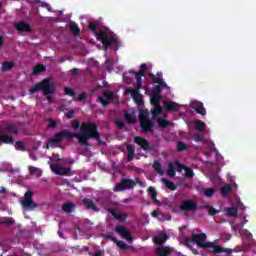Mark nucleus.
<instances>
[{
  "label": "nucleus",
  "instance_id": "f257e3e1",
  "mask_svg": "<svg viewBox=\"0 0 256 256\" xmlns=\"http://www.w3.org/2000/svg\"><path fill=\"white\" fill-rule=\"evenodd\" d=\"M80 131H82V133L71 132L69 130H62L55 133L46 143V149H57V147L63 143V139L71 140L73 137L78 140L81 147H91V144H89L90 139H95L99 145H103L97 124L93 122H83L80 126Z\"/></svg>",
  "mask_w": 256,
  "mask_h": 256
},
{
  "label": "nucleus",
  "instance_id": "f03ea898",
  "mask_svg": "<svg viewBox=\"0 0 256 256\" xmlns=\"http://www.w3.org/2000/svg\"><path fill=\"white\" fill-rule=\"evenodd\" d=\"M192 241L199 249H210V253H214V255H221V253L231 255L233 253L231 248H223V246H219L215 242L207 241V234L205 233L193 234Z\"/></svg>",
  "mask_w": 256,
  "mask_h": 256
},
{
  "label": "nucleus",
  "instance_id": "7ed1b4c3",
  "mask_svg": "<svg viewBox=\"0 0 256 256\" xmlns=\"http://www.w3.org/2000/svg\"><path fill=\"white\" fill-rule=\"evenodd\" d=\"M88 27L90 31H92L93 35H95L96 39L101 41L105 51H107L111 45H114L115 51L119 50V39L109 36V34L103 30L97 32V23L95 22H90Z\"/></svg>",
  "mask_w": 256,
  "mask_h": 256
},
{
  "label": "nucleus",
  "instance_id": "20e7f679",
  "mask_svg": "<svg viewBox=\"0 0 256 256\" xmlns=\"http://www.w3.org/2000/svg\"><path fill=\"white\" fill-rule=\"evenodd\" d=\"M38 91H43V95H45L48 103L53 101V93H55V85L51 84V80L49 78H45L43 81L38 82L32 88H30V94L33 95Z\"/></svg>",
  "mask_w": 256,
  "mask_h": 256
},
{
  "label": "nucleus",
  "instance_id": "39448f33",
  "mask_svg": "<svg viewBox=\"0 0 256 256\" xmlns=\"http://www.w3.org/2000/svg\"><path fill=\"white\" fill-rule=\"evenodd\" d=\"M149 77L152 80V83L158 84L154 87L152 93H154L155 95H161L163 89L167 88V83L163 81V74H161V72H158L155 76V74L151 73Z\"/></svg>",
  "mask_w": 256,
  "mask_h": 256
},
{
  "label": "nucleus",
  "instance_id": "423d86ee",
  "mask_svg": "<svg viewBox=\"0 0 256 256\" xmlns=\"http://www.w3.org/2000/svg\"><path fill=\"white\" fill-rule=\"evenodd\" d=\"M21 205L27 211H34V209H37V207H39V204L33 201V191L28 190L25 193Z\"/></svg>",
  "mask_w": 256,
  "mask_h": 256
},
{
  "label": "nucleus",
  "instance_id": "0eeeda50",
  "mask_svg": "<svg viewBox=\"0 0 256 256\" xmlns=\"http://www.w3.org/2000/svg\"><path fill=\"white\" fill-rule=\"evenodd\" d=\"M199 209V204L193 199H185L181 202L179 210L183 213H195Z\"/></svg>",
  "mask_w": 256,
  "mask_h": 256
},
{
  "label": "nucleus",
  "instance_id": "6e6552de",
  "mask_svg": "<svg viewBox=\"0 0 256 256\" xmlns=\"http://www.w3.org/2000/svg\"><path fill=\"white\" fill-rule=\"evenodd\" d=\"M131 189H135V182L133 181V179L122 178L121 181L114 187L113 191L119 192Z\"/></svg>",
  "mask_w": 256,
  "mask_h": 256
},
{
  "label": "nucleus",
  "instance_id": "1a4fd4ad",
  "mask_svg": "<svg viewBox=\"0 0 256 256\" xmlns=\"http://www.w3.org/2000/svg\"><path fill=\"white\" fill-rule=\"evenodd\" d=\"M51 171L56 175H62L63 177H71V167H61L59 164L52 163L50 165Z\"/></svg>",
  "mask_w": 256,
  "mask_h": 256
},
{
  "label": "nucleus",
  "instance_id": "9d476101",
  "mask_svg": "<svg viewBox=\"0 0 256 256\" xmlns=\"http://www.w3.org/2000/svg\"><path fill=\"white\" fill-rule=\"evenodd\" d=\"M113 99H115V93L109 90L105 91L103 96L98 97V101H100L103 107H107V105H109Z\"/></svg>",
  "mask_w": 256,
  "mask_h": 256
},
{
  "label": "nucleus",
  "instance_id": "9b49d317",
  "mask_svg": "<svg viewBox=\"0 0 256 256\" xmlns=\"http://www.w3.org/2000/svg\"><path fill=\"white\" fill-rule=\"evenodd\" d=\"M115 232L120 235V237H123V239H126V241H133V235H131V232L127 229L125 226H116Z\"/></svg>",
  "mask_w": 256,
  "mask_h": 256
},
{
  "label": "nucleus",
  "instance_id": "f8f14e48",
  "mask_svg": "<svg viewBox=\"0 0 256 256\" xmlns=\"http://www.w3.org/2000/svg\"><path fill=\"white\" fill-rule=\"evenodd\" d=\"M134 143L141 147L143 151H151V144H149V140L141 137V136H135L134 137Z\"/></svg>",
  "mask_w": 256,
  "mask_h": 256
},
{
  "label": "nucleus",
  "instance_id": "ddd939ff",
  "mask_svg": "<svg viewBox=\"0 0 256 256\" xmlns=\"http://www.w3.org/2000/svg\"><path fill=\"white\" fill-rule=\"evenodd\" d=\"M153 127H155V122L151 119L140 122V129H142L143 133H152Z\"/></svg>",
  "mask_w": 256,
  "mask_h": 256
},
{
  "label": "nucleus",
  "instance_id": "4468645a",
  "mask_svg": "<svg viewBox=\"0 0 256 256\" xmlns=\"http://www.w3.org/2000/svg\"><path fill=\"white\" fill-rule=\"evenodd\" d=\"M19 129L18 123H8L4 125V133H9V135H19Z\"/></svg>",
  "mask_w": 256,
  "mask_h": 256
},
{
  "label": "nucleus",
  "instance_id": "2eb2a0df",
  "mask_svg": "<svg viewBox=\"0 0 256 256\" xmlns=\"http://www.w3.org/2000/svg\"><path fill=\"white\" fill-rule=\"evenodd\" d=\"M176 165H177V171H181L182 169H184L185 171L184 177L186 179H193V177H195V173L193 172V169L179 163V161H176Z\"/></svg>",
  "mask_w": 256,
  "mask_h": 256
},
{
  "label": "nucleus",
  "instance_id": "dca6fc26",
  "mask_svg": "<svg viewBox=\"0 0 256 256\" xmlns=\"http://www.w3.org/2000/svg\"><path fill=\"white\" fill-rule=\"evenodd\" d=\"M127 93H130L133 101H135L137 105H143V95H141L139 89H128Z\"/></svg>",
  "mask_w": 256,
  "mask_h": 256
},
{
  "label": "nucleus",
  "instance_id": "f3484780",
  "mask_svg": "<svg viewBox=\"0 0 256 256\" xmlns=\"http://www.w3.org/2000/svg\"><path fill=\"white\" fill-rule=\"evenodd\" d=\"M16 31L19 33H29L31 31V25L25 21H20L14 25Z\"/></svg>",
  "mask_w": 256,
  "mask_h": 256
},
{
  "label": "nucleus",
  "instance_id": "a211bd4d",
  "mask_svg": "<svg viewBox=\"0 0 256 256\" xmlns=\"http://www.w3.org/2000/svg\"><path fill=\"white\" fill-rule=\"evenodd\" d=\"M108 212H110V214L114 217V219H117V221H121L122 223H124V221H127V214L123 213V212H118L115 211V208H109Z\"/></svg>",
  "mask_w": 256,
  "mask_h": 256
},
{
  "label": "nucleus",
  "instance_id": "6ab92c4d",
  "mask_svg": "<svg viewBox=\"0 0 256 256\" xmlns=\"http://www.w3.org/2000/svg\"><path fill=\"white\" fill-rule=\"evenodd\" d=\"M129 73H133L136 77V89H143V77H145V73L135 72L134 70H130Z\"/></svg>",
  "mask_w": 256,
  "mask_h": 256
},
{
  "label": "nucleus",
  "instance_id": "aec40b11",
  "mask_svg": "<svg viewBox=\"0 0 256 256\" xmlns=\"http://www.w3.org/2000/svg\"><path fill=\"white\" fill-rule=\"evenodd\" d=\"M167 239H169V236L167 234H158L154 237V243L158 247H163L165 243L167 242Z\"/></svg>",
  "mask_w": 256,
  "mask_h": 256
},
{
  "label": "nucleus",
  "instance_id": "412c9836",
  "mask_svg": "<svg viewBox=\"0 0 256 256\" xmlns=\"http://www.w3.org/2000/svg\"><path fill=\"white\" fill-rule=\"evenodd\" d=\"M82 203L86 207V209H91L92 211H95L96 213H98L99 207H97V205H95V202H93V200H91L89 198H84L82 200Z\"/></svg>",
  "mask_w": 256,
  "mask_h": 256
},
{
  "label": "nucleus",
  "instance_id": "4be33fe9",
  "mask_svg": "<svg viewBox=\"0 0 256 256\" xmlns=\"http://www.w3.org/2000/svg\"><path fill=\"white\" fill-rule=\"evenodd\" d=\"M1 143H5L6 145H14L15 140L13 136L6 134L5 132H1Z\"/></svg>",
  "mask_w": 256,
  "mask_h": 256
},
{
  "label": "nucleus",
  "instance_id": "5701e85b",
  "mask_svg": "<svg viewBox=\"0 0 256 256\" xmlns=\"http://www.w3.org/2000/svg\"><path fill=\"white\" fill-rule=\"evenodd\" d=\"M194 111H196L198 115H202V117H205V115H207V110L205 109V106H203V102L195 103Z\"/></svg>",
  "mask_w": 256,
  "mask_h": 256
},
{
  "label": "nucleus",
  "instance_id": "b1692460",
  "mask_svg": "<svg viewBox=\"0 0 256 256\" xmlns=\"http://www.w3.org/2000/svg\"><path fill=\"white\" fill-rule=\"evenodd\" d=\"M163 105L166 111H179V104L177 102L164 101Z\"/></svg>",
  "mask_w": 256,
  "mask_h": 256
},
{
  "label": "nucleus",
  "instance_id": "393cba45",
  "mask_svg": "<svg viewBox=\"0 0 256 256\" xmlns=\"http://www.w3.org/2000/svg\"><path fill=\"white\" fill-rule=\"evenodd\" d=\"M126 149H127V153H128L126 159H127L128 163H131V161L133 159H135V146L128 144V145H126Z\"/></svg>",
  "mask_w": 256,
  "mask_h": 256
},
{
  "label": "nucleus",
  "instance_id": "a878e982",
  "mask_svg": "<svg viewBox=\"0 0 256 256\" xmlns=\"http://www.w3.org/2000/svg\"><path fill=\"white\" fill-rule=\"evenodd\" d=\"M177 173V162H170L168 164V170L166 171V174L168 175V177H175V174Z\"/></svg>",
  "mask_w": 256,
  "mask_h": 256
},
{
  "label": "nucleus",
  "instance_id": "bb28decb",
  "mask_svg": "<svg viewBox=\"0 0 256 256\" xmlns=\"http://www.w3.org/2000/svg\"><path fill=\"white\" fill-rule=\"evenodd\" d=\"M169 253H171V248L169 247H164V246L156 247V254L158 256H168Z\"/></svg>",
  "mask_w": 256,
  "mask_h": 256
},
{
  "label": "nucleus",
  "instance_id": "cd10ccee",
  "mask_svg": "<svg viewBox=\"0 0 256 256\" xmlns=\"http://www.w3.org/2000/svg\"><path fill=\"white\" fill-rule=\"evenodd\" d=\"M224 213H226L227 217H237L239 210L236 207H225Z\"/></svg>",
  "mask_w": 256,
  "mask_h": 256
},
{
  "label": "nucleus",
  "instance_id": "c85d7f7f",
  "mask_svg": "<svg viewBox=\"0 0 256 256\" xmlns=\"http://www.w3.org/2000/svg\"><path fill=\"white\" fill-rule=\"evenodd\" d=\"M148 195H150L152 201H154V203H156V205H159L161 202L157 199V190H155V188L153 187H149L148 188Z\"/></svg>",
  "mask_w": 256,
  "mask_h": 256
},
{
  "label": "nucleus",
  "instance_id": "c756f323",
  "mask_svg": "<svg viewBox=\"0 0 256 256\" xmlns=\"http://www.w3.org/2000/svg\"><path fill=\"white\" fill-rule=\"evenodd\" d=\"M152 167H153L154 171H156V173H158V175H165V170L161 166V163L159 162V160H155Z\"/></svg>",
  "mask_w": 256,
  "mask_h": 256
},
{
  "label": "nucleus",
  "instance_id": "7c9ffc66",
  "mask_svg": "<svg viewBox=\"0 0 256 256\" xmlns=\"http://www.w3.org/2000/svg\"><path fill=\"white\" fill-rule=\"evenodd\" d=\"M74 209H75V203L73 202H66L62 205V210L65 213H73Z\"/></svg>",
  "mask_w": 256,
  "mask_h": 256
},
{
  "label": "nucleus",
  "instance_id": "2f4dec72",
  "mask_svg": "<svg viewBox=\"0 0 256 256\" xmlns=\"http://www.w3.org/2000/svg\"><path fill=\"white\" fill-rule=\"evenodd\" d=\"M124 119L129 125H133L136 121L135 115L127 111L124 112Z\"/></svg>",
  "mask_w": 256,
  "mask_h": 256
},
{
  "label": "nucleus",
  "instance_id": "473e14b6",
  "mask_svg": "<svg viewBox=\"0 0 256 256\" xmlns=\"http://www.w3.org/2000/svg\"><path fill=\"white\" fill-rule=\"evenodd\" d=\"M162 183L169 189L170 191H175L177 189V185H175L172 181L167 178L161 179Z\"/></svg>",
  "mask_w": 256,
  "mask_h": 256
},
{
  "label": "nucleus",
  "instance_id": "72a5a7b5",
  "mask_svg": "<svg viewBox=\"0 0 256 256\" xmlns=\"http://www.w3.org/2000/svg\"><path fill=\"white\" fill-rule=\"evenodd\" d=\"M194 126L196 131H205V129H207V124L201 120H195Z\"/></svg>",
  "mask_w": 256,
  "mask_h": 256
},
{
  "label": "nucleus",
  "instance_id": "f704fd0d",
  "mask_svg": "<svg viewBox=\"0 0 256 256\" xmlns=\"http://www.w3.org/2000/svg\"><path fill=\"white\" fill-rule=\"evenodd\" d=\"M161 95L159 94H154L153 92L150 95V103L151 105H159L161 101Z\"/></svg>",
  "mask_w": 256,
  "mask_h": 256
},
{
  "label": "nucleus",
  "instance_id": "c9c22d12",
  "mask_svg": "<svg viewBox=\"0 0 256 256\" xmlns=\"http://www.w3.org/2000/svg\"><path fill=\"white\" fill-rule=\"evenodd\" d=\"M43 71H47V68L45 66H43L42 64H37L34 68H33V75H39L40 73H43Z\"/></svg>",
  "mask_w": 256,
  "mask_h": 256
},
{
  "label": "nucleus",
  "instance_id": "e433bc0d",
  "mask_svg": "<svg viewBox=\"0 0 256 256\" xmlns=\"http://www.w3.org/2000/svg\"><path fill=\"white\" fill-rule=\"evenodd\" d=\"M28 169H29L30 175H37V177H41V175H43V172L41 171V169L35 166H29Z\"/></svg>",
  "mask_w": 256,
  "mask_h": 256
},
{
  "label": "nucleus",
  "instance_id": "4c0bfd02",
  "mask_svg": "<svg viewBox=\"0 0 256 256\" xmlns=\"http://www.w3.org/2000/svg\"><path fill=\"white\" fill-rule=\"evenodd\" d=\"M15 67V62L7 61L2 63V71H11Z\"/></svg>",
  "mask_w": 256,
  "mask_h": 256
},
{
  "label": "nucleus",
  "instance_id": "58836bf2",
  "mask_svg": "<svg viewBox=\"0 0 256 256\" xmlns=\"http://www.w3.org/2000/svg\"><path fill=\"white\" fill-rule=\"evenodd\" d=\"M1 225H6V227H11V225H15V219L12 217L2 218Z\"/></svg>",
  "mask_w": 256,
  "mask_h": 256
},
{
  "label": "nucleus",
  "instance_id": "ea45409f",
  "mask_svg": "<svg viewBox=\"0 0 256 256\" xmlns=\"http://www.w3.org/2000/svg\"><path fill=\"white\" fill-rule=\"evenodd\" d=\"M138 117L140 122L149 120V111L147 109L141 110Z\"/></svg>",
  "mask_w": 256,
  "mask_h": 256
},
{
  "label": "nucleus",
  "instance_id": "a19ab883",
  "mask_svg": "<svg viewBox=\"0 0 256 256\" xmlns=\"http://www.w3.org/2000/svg\"><path fill=\"white\" fill-rule=\"evenodd\" d=\"M158 125L159 127H161L162 129H167V127L171 126V122L163 119V118H158Z\"/></svg>",
  "mask_w": 256,
  "mask_h": 256
},
{
  "label": "nucleus",
  "instance_id": "79ce46f5",
  "mask_svg": "<svg viewBox=\"0 0 256 256\" xmlns=\"http://www.w3.org/2000/svg\"><path fill=\"white\" fill-rule=\"evenodd\" d=\"M117 247H119V249H121L122 251H127L129 249H132L131 246L127 245V243H125L124 241H117L116 242Z\"/></svg>",
  "mask_w": 256,
  "mask_h": 256
},
{
  "label": "nucleus",
  "instance_id": "37998d69",
  "mask_svg": "<svg viewBox=\"0 0 256 256\" xmlns=\"http://www.w3.org/2000/svg\"><path fill=\"white\" fill-rule=\"evenodd\" d=\"M154 109L152 110L153 117H157V115H161L163 113V107H161V104L154 105Z\"/></svg>",
  "mask_w": 256,
  "mask_h": 256
},
{
  "label": "nucleus",
  "instance_id": "c03bdc74",
  "mask_svg": "<svg viewBox=\"0 0 256 256\" xmlns=\"http://www.w3.org/2000/svg\"><path fill=\"white\" fill-rule=\"evenodd\" d=\"M231 191H232V188H231L230 184H226L220 188L221 195H229V193H231Z\"/></svg>",
  "mask_w": 256,
  "mask_h": 256
},
{
  "label": "nucleus",
  "instance_id": "a18cd8bd",
  "mask_svg": "<svg viewBox=\"0 0 256 256\" xmlns=\"http://www.w3.org/2000/svg\"><path fill=\"white\" fill-rule=\"evenodd\" d=\"M1 171H6V173H13V166L10 163H2Z\"/></svg>",
  "mask_w": 256,
  "mask_h": 256
},
{
  "label": "nucleus",
  "instance_id": "49530a36",
  "mask_svg": "<svg viewBox=\"0 0 256 256\" xmlns=\"http://www.w3.org/2000/svg\"><path fill=\"white\" fill-rule=\"evenodd\" d=\"M14 147L17 151H27V148H25V144L22 141L15 142Z\"/></svg>",
  "mask_w": 256,
  "mask_h": 256
},
{
  "label": "nucleus",
  "instance_id": "de8ad7c7",
  "mask_svg": "<svg viewBox=\"0 0 256 256\" xmlns=\"http://www.w3.org/2000/svg\"><path fill=\"white\" fill-rule=\"evenodd\" d=\"M49 124L47 125L48 129H55V127H57L59 125V122H57V120L50 118L48 119Z\"/></svg>",
  "mask_w": 256,
  "mask_h": 256
},
{
  "label": "nucleus",
  "instance_id": "09e8293b",
  "mask_svg": "<svg viewBox=\"0 0 256 256\" xmlns=\"http://www.w3.org/2000/svg\"><path fill=\"white\" fill-rule=\"evenodd\" d=\"M205 208L207 209L208 214L211 215L212 217L214 215H217V213H219V211L217 209H215L213 206L207 205V206H205Z\"/></svg>",
  "mask_w": 256,
  "mask_h": 256
},
{
  "label": "nucleus",
  "instance_id": "8fccbe9b",
  "mask_svg": "<svg viewBox=\"0 0 256 256\" xmlns=\"http://www.w3.org/2000/svg\"><path fill=\"white\" fill-rule=\"evenodd\" d=\"M177 149L180 153H183V151H187V144L185 142H178L177 143Z\"/></svg>",
  "mask_w": 256,
  "mask_h": 256
},
{
  "label": "nucleus",
  "instance_id": "3c124183",
  "mask_svg": "<svg viewBox=\"0 0 256 256\" xmlns=\"http://www.w3.org/2000/svg\"><path fill=\"white\" fill-rule=\"evenodd\" d=\"M70 31L74 33V35H79V33H81V29H79V26L77 24H72L70 26Z\"/></svg>",
  "mask_w": 256,
  "mask_h": 256
},
{
  "label": "nucleus",
  "instance_id": "603ef678",
  "mask_svg": "<svg viewBox=\"0 0 256 256\" xmlns=\"http://www.w3.org/2000/svg\"><path fill=\"white\" fill-rule=\"evenodd\" d=\"M64 93L68 95V97H75V90L69 87H64Z\"/></svg>",
  "mask_w": 256,
  "mask_h": 256
},
{
  "label": "nucleus",
  "instance_id": "864d4df0",
  "mask_svg": "<svg viewBox=\"0 0 256 256\" xmlns=\"http://www.w3.org/2000/svg\"><path fill=\"white\" fill-rule=\"evenodd\" d=\"M204 195L206 197H211L212 195H215V189H213V188H206L204 190Z\"/></svg>",
  "mask_w": 256,
  "mask_h": 256
},
{
  "label": "nucleus",
  "instance_id": "5fc2aeb1",
  "mask_svg": "<svg viewBox=\"0 0 256 256\" xmlns=\"http://www.w3.org/2000/svg\"><path fill=\"white\" fill-rule=\"evenodd\" d=\"M192 243H193V238L192 237L184 239V245H185V247H188V249H191Z\"/></svg>",
  "mask_w": 256,
  "mask_h": 256
},
{
  "label": "nucleus",
  "instance_id": "6e6d98bb",
  "mask_svg": "<svg viewBox=\"0 0 256 256\" xmlns=\"http://www.w3.org/2000/svg\"><path fill=\"white\" fill-rule=\"evenodd\" d=\"M75 118V110L71 109L66 113V119H74Z\"/></svg>",
  "mask_w": 256,
  "mask_h": 256
},
{
  "label": "nucleus",
  "instance_id": "4d7b16f0",
  "mask_svg": "<svg viewBox=\"0 0 256 256\" xmlns=\"http://www.w3.org/2000/svg\"><path fill=\"white\" fill-rule=\"evenodd\" d=\"M194 141H196V143H202V141H204L203 135L195 134L194 135Z\"/></svg>",
  "mask_w": 256,
  "mask_h": 256
},
{
  "label": "nucleus",
  "instance_id": "13d9d810",
  "mask_svg": "<svg viewBox=\"0 0 256 256\" xmlns=\"http://www.w3.org/2000/svg\"><path fill=\"white\" fill-rule=\"evenodd\" d=\"M133 182L135 183V187L137 185H139V187H145V184L143 183V181H141L139 177H136L135 180H133Z\"/></svg>",
  "mask_w": 256,
  "mask_h": 256
},
{
  "label": "nucleus",
  "instance_id": "bf43d9fd",
  "mask_svg": "<svg viewBox=\"0 0 256 256\" xmlns=\"http://www.w3.org/2000/svg\"><path fill=\"white\" fill-rule=\"evenodd\" d=\"M73 129L77 130L81 127V123L79 122V120H73L71 123Z\"/></svg>",
  "mask_w": 256,
  "mask_h": 256
},
{
  "label": "nucleus",
  "instance_id": "052dcab7",
  "mask_svg": "<svg viewBox=\"0 0 256 256\" xmlns=\"http://www.w3.org/2000/svg\"><path fill=\"white\" fill-rule=\"evenodd\" d=\"M116 127H118V129H124L125 127V122L121 121V120H117L116 121Z\"/></svg>",
  "mask_w": 256,
  "mask_h": 256
},
{
  "label": "nucleus",
  "instance_id": "680f3d73",
  "mask_svg": "<svg viewBox=\"0 0 256 256\" xmlns=\"http://www.w3.org/2000/svg\"><path fill=\"white\" fill-rule=\"evenodd\" d=\"M72 77H77L79 75V69L78 68H73L70 70Z\"/></svg>",
  "mask_w": 256,
  "mask_h": 256
},
{
  "label": "nucleus",
  "instance_id": "e2e57ef3",
  "mask_svg": "<svg viewBox=\"0 0 256 256\" xmlns=\"http://www.w3.org/2000/svg\"><path fill=\"white\" fill-rule=\"evenodd\" d=\"M87 99V94L85 93H81L80 95H78V101H85Z\"/></svg>",
  "mask_w": 256,
  "mask_h": 256
},
{
  "label": "nucleus",
  "instance_id": "0e129e2a",
  "mask_svg": "<svg viewBox=\"0 0 256 256\" xmlns=\"http://www.w3.org/2000/svg\"><path fill=\"white\" fill-rule=\"evenodd\" d=\"M145 71H147V64H141L138 73H145Z\"/></svg>",
  "mask_w": 256,
  "mask_h": 256
},
{
  "label": "nucleus",
  "instance_id": "69168bd1",
  "mask_svg": "<svg viewBox=\"0 0 256 256\" xmlns=\"http://www.w3.org/2000/svg\"><path fill=\"white\" fill-rule=\"evenodd\" d=\"M106 65H109V66H108V70L113 69V61H111L110 59H107V60H106Z\"/></svg>",
  "mask_w": 256,
  "mask_h": 256
},
{
  "label": "nucleus",
  "instance_id": "338daca9",
  "mask_svg": "<svg viewBox=\"0 0 256 256\" xmlns=\"http://www.w3.org/2000/svg\"><path fill=\"white\" fill-rule=\"evenodd\" d=\"M159 215H161V211H159V210H154L152 212V217H159Z\"/></svg>",
  "mask_w": 256,
  "mask_h": 256
},
{
  "label": "nucleus",
  "instance_id": "774afa93",
  "mask_svg": "<svg viewBox=\"0 0 256 256\" xmlns=\"http://www.w3.org/2000/svg\"><path fill=\"white\" fill-rule=\"evenodd\" d=\"M123 79H124L125 83H131V79L127 77V73L123 74Z\"/></svg>",
  "mask_w": 256,
  "mask_h": 256
}]
</instances>
